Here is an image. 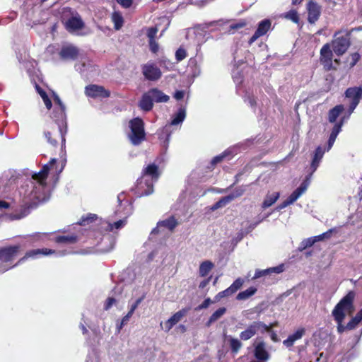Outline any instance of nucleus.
Listing matches in <instances>:
<instances>
[{
  "label": "nucleus",
  "mask_w": 362,
  "mask_h": 362,
  "mask_svg": "<svg viewBox=\"0 0 362 362\" xmlns=\"http://www.w3.org/2000/svg\"><path fill=\"white\" fill-rule=\"evenodd\" d=\"M158 166L155 163H151L144 168L141 173V177L136 181L135 188L133 189L137 197H143L151 194L153 192L152 181L156 182L160 177Z\"/></svg>",
  "instance_id": "1"
},
{
  "label": "nucleus",
  "mask_w": 362,
  "mask_h": 362,
  "mask_svg": "<svg viewBox=\"0 0 362 362\" xmlns=\"http://www.w3.org/2000/svg\"><path fill=\"white\" fill-rule=\"evenodd\" d=\"M355 292L350 291L344 296L339 302L335 305L332 312V315L337 323V332L339 334L343 333L344 331L348 330L346 325L342 324L346 317V312L351 314L354 310V298Z\"/></svg>",
  "instance_id": "2"
},
{
  "label": "nucleus",
  "mask_w": 362,
  "mask_h": 362,
  "mask_svg": "<svg viewBox=\"0 0 362 362\" xmlns=\"http://www.w3.org/2000/svg\"><path fill=\"white\" fill-rule=\"evenodd\" d=\"M67 129L56 127V126H49L48 129L45 131L44 135L47 141L54 148L59 146L60 153H66V134Z\"/></svg>",
  "instance_id": "3"
},
{
  "label": "nucleus",
  "mask_w": 362,
  "mask_h": 362,
  "mask_svg": "<svg viewBox=\"0 0 362 362\" xmlns=\"http://www.w3.org/2000/svg\"><path fill=\"white\" fill-rule=\"evenodd\" d=\"M129 124L131 129L129 139L133 145L138 146L146 139L144 122L141 118L135 117Z\"/></svg>",
  "instance_id": "4"
},
{
  "label": "nucleus",
  "mask_w": 362,
  "mask_h": 362,
  "mask_svg": "<svg viewBox=\"0 0 362 362\" xmlns=\"http://www.w3.org/2000/svg\"><path fill=\"white\" fill-rule=\"evenodd\" d=\"M337 230V228H333L320 235L305 238L302 240L298 249H308L315 245L316 243L329 239Z\"/></svg>",
  "instance_id": "5"
},
{
  "label": "nucleus",
  "mask_w": 362,
  "mask_h": 362,
  "mask_svg": "<svg viewBox=\"0 0 362 362\" xmlns=\"http://www.w3.org/2000/svg\"><path fill=\"white\" fill-rule=\"evenodd\" d=\"M252 353L255 360L267 362L270 358L267 345L261 338H257L253 342Z\"/></svg>",
  "instance_id": "6"
},
{
  "label": "nucleus",
  "mask_w": 362,
  "mask_h": 362,
  "mask_svg": "<svg viewBox=\"0 0 362 362\" xmlns=\"http://www.w3.org/2000/svg\"><path fill=\"white\" fill-rule=\"evenodd\" d=\"M177 225L178 221L174 216H170L165 220L160 221L157 223V226L152 230L151 238H153L155 235L163 233L164 228L168 229L169 232H173Z\"/></svg>",
  "instance_id": "7"
},
{
  "label": "nucleus",
  "mask_w": 362,
  "mask_h": 362,
  "mask_svg": "<svg viewBox=\"0 0 362 362\" xmlns=\"http://www.w3.org/2000/svg\"><path fill=\"white\" fill-rule=\"evenodd\" d=\"M349 46L350 39L348 35L337 36L332 41L333 51L338 56L344 54Z\"/></svg>",
  "instance_id": "8"
},
{
  "label": "nucleus",
  "mask_w": 362,
  "mask_h": 362,
  "mask_svg": "<svg viewBox=\"0 0 362 362\" xmlns=\"http://www.w3.org/2000/svg\"><path fill=\"white\" fill-rule=\"evenodd\" d=\"M85 93L88 97L92 98H107L110 96V91L103 86L90 84L86 87Z\"/></svg>",
  "instance_id": "9"
},
{
  "label": "nucleus",
  "mask_w": 362,
  "mask_h": 362,
  "mask_svg": "<svg viewBox=\"0 0 362 362\" xmlns=\"http://www.w3.org/2000/svg\"><path fill=\"white\" fill-rule=\"evenodd\" d=\"M57 163L56 158H52L49 163L45 164L38 173L32 175V178L37 181L40 185H46V180L51 168Z\"/></svg>",
  "instance_id": "10"
},
{
  "label": "nucleus",
  "mask_w": 362,
  "mask_h": 362,
  "mask_svg": "<svg viewBox=\"0 0 362 362\" xmlns=\"http://www.w3.org/2000/svg\"><path fill=\"white\" fill-rule=\"evenodd\" d=\"M65 110L66 109H63V107L54 108L51 116L54 123L50 126H56V127L67 129V120Z\"/></svg>",
  "instance_id": "11"
},
{
  "label": "nucleus",
  "mask_w": 362,
  "mask_h": 362,
  "mask_svg": "<svg viewBox=\"0 0 362 362\" xmlns=\"http://www.w3.org/2000/svg\"><path fill=\"white\" fill-rule=\"evenodd\" d=\"M144 77L149 81H157L161 76V71L154 64H146L142 66Z\"/></svg>",
  "instance_id": "12"
},
{
  "label": "nucleus",
  "mask_w": 362,
  "mask_h": 362,
  "mask_svg": "<svg viewBox=\"0 0 362 362\" xmlns=\"http://www.w3.org/2000/svg\"><path fill=\"white\" fill-rule=\"evenodd\" d=\"M349 117L350 116H349V114H347V115L343 116L340 119L339 122H336L334 125L327 142V151H329L333 146L338 134L341 131V127L344 123L349 119Z\"/></svg>",
  "instance_id": "13"
},
{
  "label": "nucleus",
  "mask_w": 362,
  "mask_h": 362,
  "mask_svg": "<svg viewBox=\"0 0 362 362\" xmlns=\"http://www.w3.org/2000/svg\"><path fill=\"white\" fill-rule=\"evenodd\" d=\"M78 54V47L72 45H64L59 53L60 58L64 60H75Z\"/></svg>",
  "instance_id": "14"
},
{
  "label": "nucleus",
  "mask_w": 362,
  "mask_h": 362,
  "mask_svg": "<svg viewBox=\"0 0 362 362\" xmlns=\"http://www.w3.org/2000/svg\"><path fill=\"white\" fill-rule=\"evenodd\" d=\"M190 308H184L173 314L165 322V330L169 332L189 311Z\"/></svg>",
  "instance_id": "15"
},
{
  "label": "nucleus",
  "mask_w": 362,
  "mask_h": 362,
  "mask_svg": "<svg viewBox=\"0 0 362 362\" xmlns=\"http://www.w3.org/2000/svg\"><path fill=\"white\" fill-rule=\"evenodd\" d=\"M332 55L329 45H324L320 50V62L327 70L332 66Z\"/></svg>",
  "instance_id": "16"
},
{
  "label": "nucleus",
  "mask_w": 362,
  "mask_h": 362,
  "mask_svg": "<svg viewBox=\"0 0 362 362\" xmlns=\"http://www.w3.org/2000/svg\"><path fill=\"white\" fill-rule=\"evenodd\" d=\"M272 22L269 19H264L258 24L257 29L254 35L250 37V44L257 40L259 37L264 36L271 29Z\"/></svg>",
  "instance_id": "17"
},
{
  "label": "nucleus",
  "mask_w": 362,
  "mask_h": 362,
  "mask_svg": "<svg viewBox=\"0 0 362 362\" xmlns=\"http://www.w3.org/2000/svg\"><path fill=\"white\" fill-rule=\"evenodd\" d=\"M243 194V191L241 189L236 190L235 192L221 197L218 202H216L214 204H213L211 207V211H216L219 208L223 207L226 206L228 204L231 202L235 198L241 196Z\"/></svg>",
  "instance_id": "18"
},
{
  "label": "nucleus",
  "mask_w": 362,
  "mask_h": 362,
  "mask_svg": "<svg viewBox=\"0 0 362 362\" xmlns=\"http://www.w3.org/2000/svg\"><path fill=\"white\" fill-rule=\"evenodd\" d=\"M326 151H328L327 147L324 149L320 146L316 148L313 153V159L309 170H311V173H314L316 171Z\"/></svg>",
  "instance_id": "19"
},
{
  "label": "nucleus",
  "mask_w": 362,
  "mask_h": 362,
  "mask_svg": "<svg viewBox=\"0 0 362 362\" xmlns=\"http://www.w3.org/2000/svg\"><path fill=\"white\" fill-rule=\"evenodd\" d=\"M308 21L310 23H315L321 13V7L315 2L310 1L308 4Z\"/></svg>",
  "instance_id": "20"
},
{
  "label": "nucleus",
  "mask_w": 362,
  "mask_h": 362,
  "mask_svg": "<svg viewBox=\"0 0 362 362\" xmlns=\"http://www.w3.org/2000/svg\"><path fill=\"white\" fill-rule=\"evenodd\" d=\"M277 322L271 323L269 325H267L262 322H254L250 325V337L255 334L257 332L264 333L265 332H270L272 329L277 326Z\"/></svg>",
  "instance_id": "21"
},
{
  "label": "nucleus",
  "mask_w": 362,
  "mask_h": 362,
  "mask_svg": "<svg viewBox=\"0 0 362 362\" xmlns=\"http://www.w3.org/2000/svg\"><path fill=\"white\" fill-rule=\"evenodd\" d=\"M285 270V264H280L276 267L267 268L263 270H257L253 276V279H258L262 276H270L272 274H281Z\"/></svg>",
  "instance_id": "22"
},
{
  "label": "nucleus",
  "mask_w": 362,
  "mask_h": 362,
  "mask_svg": "<svg viewBox=\"0 0 362 362\" xmlns=\"http://www.w3.org/2000/svg\"><path fill=\"white\" fill-rule=\"evenodd\" d=\"M243 281L241 279H240V278L237 279L235 281H234V282L228 288L225 289L223 291L219 292L216 295V298H222L228 297V296L233 295L238 289H240L241 288V286H243Z\"/></svg>",
  "instance_id": "23"
},
{
  "label": "nucleus",
  "mask_w": 362,
  "mask_h": 362,
  "mask_svg": "<svg viewBox=\"0 0 362 362\" xmlns=\"http://www.w3.org/2000/svg\"><path fill=\"white\" fill-rule=\"evenodd\" d=\"M153 103H167L170 100V97L165 95L162 90L157 88H153L148 90Z\"/></svg>",
  "instance_id": "24"
},
{
  "label": "nucleus",
  "mask_w": 362,
  "mask_h": 362,
  "mask_svg": "<svg viewBox=\"0 0 362 362\" xmlns=\"http://www.w3.org/2000/svg\"><path fill=\"white\" fill-rule=\"evenodd\" d=\"M84 23L80 17H71L65 23L68 31H75L83 28Z\"/></svg>",
  "instance_id": "25"
},
{
  "label": "nucleus",
  "mask_w": 362,
  "mask_h": 362,
  "mask_svg": "<svg viewBox=\"0 0 362 362\" xmlns=\"http://www.w3.org/2000/svg\"><path fill=\"white\" fill-rule=\"evenodd\" d=\"M139 108L144 112H149L153 107V103L148 90L144 93L139 102Z\"/></svg>",
  "instance_id": "26"
},
{
  "label": "nucleus",
  "mask_w": 362,
  "mask_h": 362,
  "mask_svg": "<svg viewBox=\"0 0 362 362\" xmlns=\"http://www.w3.org/2000/svg\"><path fill=\"white\" fill-rule=\"evenodd\" d=\"M362 95V88L361 87L349 88L345 92L346 98L351 100V101L359 102Z\"/></svg>",
  "instance_id": "27"
},
{
  "label": "nucleus",
  "mask_w": 362,
  "mask_h": 362,
  "mask_svg": "<svg viewBox=\"0 0 362 362\" xmlns=\"http://www.w3.org/2000/svg\"><path fill=\"white\" fill-rule=\"evenodd\" d=\"M78 240V236L74 234L71 235H57L54 237V242L58 244H74L76 243Z\"/></svg>",
  "instance_id": "28"
},
{
  "label": "nucleus",
  "mask_w": 362,
  "mask_h": 362,
  "mask_svg": "<svg viewBox=\"0 0 362 362\" xmlns=\"http://www.w3.org/2000/svg\"><path fill=\"white\" fill-rule=\"evenodd\" d=\"M344 110L343 105H336L334 107L331 109L328 113V120L330 123H334L339 115Z\"/></svg>",
  "instance_id": "29"
},
{
  "label": "nucleus",
  "mask_w": 362,
  "mask_h": 362,
  "mask_svg": "<svg viewBox=\"0 0 362 362\" xmlns=\"http://www.w3.org/2000/svg\"><path fill=\"white\" fill-rule=\"evenodd\" d=\"M232 156H232V153L230 151H229V150L224 151L220 155H218L213 158V159L211 160V161L210 163V164H211L210 168H214L216 164L221 163L225 159L229 160L232 158Z\"/></svg>",
  "instance_id": "30"
},
{
  "label": "nucleus",
  "mask_w": 362,
  "mask_h": 362,
  "mask_svg": "<svg viewBox=\"0 0 362 362\" xmlns=\"http://www.w3.org/2000/svg\"><path fill=\"white\" fill-rule=\"evenodd\" d=\"M19 250H0V260L4 262H10L17 256Z\"/></svg>",
  "instance_id": "31"
},
{
  "label": "nucleus",
  "mask_w": 362,
  "mask_h": 362,
  "mask_svg": "<svg viewBox=\"0 0 362 362\" xmlns=\"http://www.w3.org/2000/svg\"><path fill=\"white\" fill-rule=\"evenodd\" d=\"M35 90L42 98L46 107L48 110H50L52 107V103L50 98H49L48 95L47 94L46 91L44 89H42L38 84H35Z\"/></svg>",
  "instance_id": "32"
},
{
  "label": "nucleus",
  "mask_w": 362,
  "mask_h": 362,
  "mask_svg": "<svg viewBox=\"0 0 362 362\" xmlns=\"http://www.w3.org/2000/svg\"><path fill=\"white\" fill-rule=\"evenodd\" d=\"M214 264L209 260L204 261L199 266V274L202 277L206 276L214 268Z\"/></svg>",
  "instance_id": "33"
},
{
  "label": "nucleus",
  "mask_w": 362,
  "mask_h": 362,
  "mask_svg": "<svg viewBox=\"0 0 362 362\" xmlns=\"http://www.w3.org/2000/svg\"><path fill=\"white\" fill-rule=\"evenodd\" d=\"M98 219V216L94 214L88 213L86 215L83 216L76 224L81 226H86Z\"/></svg>",
  "instance_id": "34"
},
{
  "label": "nucleus",
  "mask_w": 362,
  "mask_h": 362,
  "mask_svg": "<svg viewBox=\"0 0 362 362\" xmlns=\"http://www.w3.org/2000/svg\"><path fill=\"white\" fill-rule=\"evenodd\" d=\"M226 312V308L224 307L220 308L216 310L209 317V320L206 322V327H210L211 325L221 318Z\"/></svg>",
  "instance_id": "35"
},
{
  "label": "nucleus",
  "mask_w": 362,
  "mask_h": 362,
  "mask_svg": "<svg viewBox=\"0 0 362 362\" xmlns=\"http://www.w3.org/2000/svg\"><path fill=\"white\" fill-rule=\"evenodd\" d=\"M112 21L114 23V28L118 30L121 29L124 24V18L119 11H115L112 14Z\"/></svg>",
  "instance_id": "36"
},
{
  "label": "nucleus",
  "mask_w": 362,
  "mask_h": 362,
  "mask_svg": "<svg viewBox=\"0 0 362 362\" xmlns=\"http://www.w3.org/2000/svg\"><path fill=\"white\" fill-rule=\"evenodd\" d=\"M279 197V192H273L272 194H268L262 203V208L266 209L267 207L271 206L277 201Z\"/></svg>",
  "instance_id": "37"
},
{
  "label": "nucleus",
  "mask_w": 362,
  "mask_h": 362,
  "mask_svg": "<svg viewBox=\"0 0 362 362\" xmlns=\"http://www.w3.org/2000/svg\"><path fill=\"white\" fill-rule=\"evenodd\" d=\"M234 81L237 83V91L241 94L245 93V97L247 96V91L243 88V76L238 72L237 74L233 76Z\"/></svg>",
  "instance_id": "38"
},
{
  "label": "nucleus",
  "mask_w": 362,
  "mask_h": 362,
  "mask_svg": "<svg viewBox=\"0 0 362 362\" xmlns=\"http://www.w3.org/2000/svg\"><path fill=\"white\" fill-rule=\"evenodd\" d=\"M186 116L185 110L184 108H180L177 112L174 115L172 121V125H177L183 122Z\"/></svg>",
  "instance_id": "39"
},
{
  "label": "nucleus",
  "mask_w": 362,
  "mask_h": 362,
  "mask_svg": "<svg viewBox=\"0 0 362 362\" xmlns=\"http://www.w3.org/2000/svg\"><path fill=\"white\" fill-rule=\"evenodd\" d=\"M362 319L357 314L351 319V320L346 324V328L348 330L354 329L358 324L361 322Z\"/></svg>",
  "instance_id": "40"
},
{
  "label": "nucleus",
  "mask_w": 362,
  "mask_h": 362,
  "mask_svg": "<svg viewBox=\"0 0 362 362\" xmlns=\"http://www.w3.org/2000/svg\"><path fill=\"white\" fill-rule=\"evenodd\" d=\"M229 342L231 351L234 354L238 353L242 346L240 341H239L238 339L230 337Z\"/></svg>",
  "instance_id": "41"
},
{
  "label": "nucleus",
  "mask_w": 362,
  "mask_h": 362,
  "mask_svg": "<svg viewBox=\"0 0 362 362\" xmlns=\"http://www.w3.org/2000/svg\"><path fill=\"white\" fill-rule=\"evenodd\" d=\"M313 173H311V170H310V173L308 175L305 176L304 180L302 182V183L300 185V186L298 187L300 191H302L303 193L305 192L307 190L308 186L310 184L311 178Z\"/></svg>",
  "instance_id": "42"
},
{
  "label": "nucleus",
  "mask_w": 362,
  "mask_h": 362,
  "mask_svg": "<svg viewBox=\"0 0 362 362\" xmlns=\"http://www.w3.org/2000/svg\"><path fill=\"white\" fill-rule=\"evenodd\" d=\"M269 306V303L267 301L261 302L257 306L250 309V314L257 313L259 314Z\"/></svg>",
  "instance_id": "43"
},
{
  "label": "nucleus",
  "mask_w": 362,
  "mask_h": 362,
  "mask_svg": "<svg viewBox=\"0 0 362 362\" xmlns=\"http://www.w3.org/2000/svg\"><path fill=\"white\" fill-rule=\"evenodd\" d=\"M303 194H304L302 191H300L298 188L296 189L291 195L287 198V201L290 204L294 203Z\"/></svg>",
  "instance_id": "44"
},
{
  "label": "nucleus",
  "mask_w": 362,
  "mask_h": 362,
  "mask_svg": "<svg viewBox=\"0 0 362 362\" xmlns=\"http://www.w3.org/2000/svg\"><path fill=\"white\" fill-rule=\"evenodd\" d=\"M303 194H304L302 191H300L298 188L296 189L291 195L287 198V201L290 204L294 203Z\"/></svg>",
  "instance_id": "45"
},
{
  "label": "nucleus",
  "mask_w": 362,
  "mask_h": 362,
  "mask_svg": "<svg viewBox=\"0 0 362 362\" xmlns=\"http://www.w3.org/2000/svg\"><path fill=\"white\" fill-rule=\"evenodd\" d=\"M247 25L245 21H241L238 23L232 22L229 25L228 32L234 33L235 30H238Z\"/></svg>",
  "instance_id": "46"
},
{
  "label": "nucleus",
  "mask_w": 362,
  "mask_h": 362,
  "mask_svg": "<svg viewBox=\"0 0 362 362\" xmlns=\"http://www.w3.org/2000/svg\"><path fill=\"white\" fill-rule=\"evenodd\" d=\"M126 223V219H121L114 222L113 223H109V230H112L114 228L120 229L125 226Z\"/></svg>",
  "instance_id": "47"
},
{
  "label": "nucleus",
  "mask_w": 362,
  "mask_h": 362,
  "mask_svg": "<svg viewBox=\"0 0 362 362\" xmlns=\"http://www.w3.org/2000/svg\"><path fill=\"white\" fill-rule=\"evenodd\" d=\"M285 17L294 23H298L299 17L298 13L294 10H291L285 14Z\"/></svg>",
  "instance_id": "48"
},
{
  "label": "nucleus",
  "mask_w": 362,
  "mask_h": 362,
  "mask_svg": "<svg viewBox=\"0 0 362 362\" xmlns=\"http://www.w3.org/2000/svg\"><path fill=\"white\" fill-rule=\"evenodd\" d=\"M187 57V52L186 50L180 47L177 49V50L175 52V58L177 62H180L185 59Z\"/></svg>",
  "instance_id": "49"
},
{
  "label": "nucleus",
  "mask_w": 362,
  "mask_h": 362,
  "mask_svg": "<svg viewBox=\"0 0 362 362\" xmlns=\"http://www.w3.org/2000/svg\"><path fill=\"white\" fill-rule=\"evenodd\" d=\"M33 252H32V253H27L25 255V257L33 256V255H49L54 253L55 252V250H33Z\"/></svg>",
  "instance_id": "50"
},
{
  "label": "nucleus",
  "mask_w": 362,
  "mask_h": 362,
  "mask_svg": "<svg viewBox=\"0 0 362 362\" xmlns=\"http://www.w3.org/2000/svg\"><path fill=\"white\" fill-rule=\"evenodd\" d=\"M305 334V329L304 328H300L297 329L293 334H291V337L296 341L298 339H300L302 338V337Z\"/></svg>",
  "instance_id": "51"
},
{
  "label": "nucleus",
  "mask_w": 362,
  "mask_h": 362,
  "mask_svg": "<svg viewBox=\"0 0 362 362\" xmlns=\"http://www.w3.org/2000/svg\"><path fill=\"white\" fill-rule=\"evenodd\" d=\"M53 100L55 104L54 107H63V109H66L65 105L63 104L59 95L53 92Z\"/></svg>",
  "instance_id": "52"
},
{
  "label": "nucleus",
  "mask_w": 362,
  "mask_h": 362,
  "mask_svg": "<svg viewBox=\"0 0 362 362\" xmlns=\"http://www.w3.org/2000/svg\"><path fill=\"white\" fill-rule=\"evenodd\" d=\"M157 32H158V29L156 27L149 28L147 31V37H148V40H155Z\"/></svg>",
  "instance_id": "53"
},
{
  "label": "nucleus",
  "mask_w": 362,
  "mask_h": 362,
  "mask_svg": "<svg viewBox=\"0 0 362 362\" xmlns=\"http://www.w3.org/2000/svg\"><path fill=\"white\" fill-rule=\"evenodd\" d=\"M212 303L210 298H206L200 305H199L195 310H201L203 309L207 308L209 305Z\"/></svg>",
  "instance_id": "54"
},
{
  "label": "nucleus",
  "mask_w": 362,
  "mask_h": 362,
  "mask_svg": "<svg viewBox=\"0 0 362 362\" xmlns=\"http://www.w3.org/2000/svg\"><path fill=\"white\" fill-rule=\"evenodd\" d=\"M350 59H351V61L349 62V65L351 67H353L358 62V60L360 59V54L357 52H354L351 54Z\"/></svg>",
  "instance_id": "55"
},
{
  "label": "nucleus",
  "mask_w": 362,
  "mask_h": 362,
  "mask_svg": "<svg viewBox=\"0 0 362 362\" xmlns=\"http://www.w3.org/2000/svg\"><path fill=\"white\" fill-rule=\"evenodd\" d=\"M116 302L117 300L115 298H107L104 305V310H108L113 305V304L116 303Z\"/></svg>",
  "instance_id": "56"
},
{
  "label": "nucleus",
  "mask_w": 362,
  "mask_h": 362,
  "mask_svg": "<svg viewBox=\"0 0 362 362\" xmlns=\"http://www.w3.org/2000/svg\"><path fill=\"white\" fill-rule=\"evenodd\" d=\"M148 42L150 50L154 54L157 53L159 49V46L156 40H148Z\"/></svg>",
  "instance_id": "57"
},
{
  "label": "nucleus",
  "mask_w": 362,
  "mask_h": 362,
  "mask_svg": "<svg viewBox=\"0 0 362 362\" xmlns=\"http://www.w3.org/2000/svg\"><path fill=\"white\" fill-rule=\"evenodd\" d=\"M123 8H128L132 6L133 0H116Z\"/></svg>",
  "instance_id": "58"
},
{
  "label": "nucleus",
  "mask_w": 362,
  "mask_h": 362,
  "mask_svg": "<svg viewBox=\"0 0 362 362\" xmlns=\"http://www.w3.org/2000/svg\"><path fill=\"white\" fill-rule=\"evenodd\" d=\"M249 298V288L245 290L244 291L240 292L237 296L236 298L238 300H245Z\"/></svg>",
  "instance_id": "59"
},
{
  "label": "nucleus",
  "mask_w": 362,
  "mask_h": 362,
  "mask_svg": "<svg viewBox=\"0 0 362 362\" xmlns=\"http://www.w3.org/2000/svg\"><path fill=\"white\" fill-rule=\"evenodd\" d=\"M145 298V295H143L141 297L139 298L136 300V301L131 305V309L135 310L138 308L139 305L143 301V300Z\"/></svg>",
  "instance_id": "60"
},
{
  "label": "nucleus",
  "mask_w": 362,
  "mask_h": 362,
  "mask_svg": "<svg viewBox=\"0 0 362 362\" xmlns=\"http://www.w3.org/2000/svg\"><path fill=\"white\" fill-rule=\"evenodd\" d=\"M358 103L359 102H356V100L351 102L348 111L349 116H350L352 114V112L354 111Z\"/></svg>",
  "instance_id": "61"
},
{
  "label": "nucleus",
  "mask_w": 362,
  "mask_h": 362,
  "mask_svg": "<svg viewBox=\"0 0 362 362\" xmlns=\"http://www.w3.org/2000/svg\"><path fill=\"white\" fill-rule=\"evenodd\" d=\"M295 342V341L291 337V336L289 335L288 337V338L286 339H285L284 341H283V344L286 346V347H290V346H292L293 343Z\"/></svg>",
  "instance_id": "62"
},
{
  "label": "nucleus",
  "mask_w": 362,
  "mask_h": 362,
  "mask_svg": "<svg viewBox=\"0 0 362 362\" xmlns=\"http://www.w3.org/2000/svg\"><path fill=\"white\" fill-rule=\"evenodd\" d=\"M291 205L288 201L286 199L285 201H284L282 203H281L279 205H278V206L276 207V210L278 211H280L286 207H287L288 206Z\"/></svg>",
  "instance_id": "63"
},
{
  "label": "nucleus",
  "mask_w": 362,
  "mask_h": 362,
  "mask_svg": "<svg viewBox=\"0 0 362 362\" xmlns=\"http://www.w3.org/2000/svg\"><path fill=\"white\" fill-rule=\"evenodd\" d=\"M184 97V92L182 90H177L174 94V98L176 100H181Z\"/></svg>",
  "instance_id": "64"
}]
</instances>
